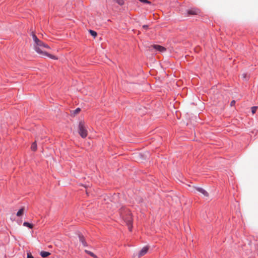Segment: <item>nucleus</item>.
Listing matches in <instances>:
<instances>
[{"instance_id":"obj_1","label":"nucleus","mask_w":258,"mask_h":258,"mask_svg":"<svg viewBox=\"0 0 258 258\" xmlns=\"http://www.w3.org/2000/svg\"><path fill=\"white\" fill-rule=\"evenodd\" d=\"M120 216L128 226L130 231L133 227V218L131 211L126 207H122L119 210Z\"/></svg>"},{"instance_id":"obj_2","label":"nucleus","mask_w":258,"mask_h":258,"mask_svg":"<svg viewBox=\"0 0 258 258\" xmlns=\"http://www.w3.org/2000/svg\"><path fill=\"white\" fill-rule=\"evenodd\" d=\"M32 37L35 43L34 49L38 53L40 54H44L45 52L42 50V48H50V47L47 44L39 40L34 33H32Z\"/></svg>"},{"instance_id":"obj_3","label":"nucleus","mask_w":258,"mask_h":258,"mask_svg":"<svg viewBox=\"0 0 258 258\" xmlns=\"http://www.w3.org/2000/svg\"><path fill=\"white\" fill-rule=\"evenodd\" d=\"M79 133L83 138H86L87 136V131L85 128L84 125L82 122H80L79 123Z\"/></svg>"},{"instance_id":"obj_4","label":"nucleus","mask_w":258,"mask_h":258,"mask_svg":"<svg viewBox=\"0 0 258 258\" xmlns=\"http://www.w3.org/2000/svg\"><path fill=\"white\" fill-rule=\"evenodd\" d=\"M78 237H79V238L80 242L82 243L84 247L87 246L88 244H87V243L86 242V241L85 240V237H84V235L82 234H81V233H79V235H78Z\"/></svg>"},{"instance_id":"obj_5","label":"nucleus","mask_w":258,"mask_h":258,"mask_svg":"<svg viewBox=\"0 0 258 258\" xmlns=\"http://www.w3.org/2000/svg\"><path fill=\"white\" fill-rule=\"evenodd\" d=\"M187 12L188 15H198L200 11L199 9H191L188 10Z\"/></svg>"},{"instance_id":"obj_6","label":"nucleus","mask_w":258,"mask_h":258,"mask_svg":"<svg viewBox=\"0 0 258 258\" xmlns=\"http://www.w3.org/2000/svg\"><path fill=\"white\" fill-rule=\"evenodd\" d=\"M153 47L156 50L163 52L166 51V48L159 45H153Z\"/></svg>"},{"instance_id":"obj_7","label":"nucleus","mask_w":258,"mask_h":258,"mask_svg":"<svg viewBox=\"0 0 258 258\" xmlns=\"http://www.w3.org/2000/svg\"><path fill=\"white\" fill-rule=\"evenodd\" d=\"M196 189L197 191L201 192L203 195H204L205 196L207 197L208 196V193L204 189H203L202 187H196Z\"/></svg>"},{"instance_id":"obj_8","label":"nucleus","mask_w":258,"mask_h":258,"mask_svg":"<svg viewBox=\"0 0 258 258\" xmlns=\"http://www.w3.org/2000/svg\"><path fill=\"white\" fill-rule=\"evenodd\" d=\"M148 248L147 247H144L139 252V257H141L145 255L148 251Z\"/></svg>"},{"instance_id":"obj_9","label":"nucleus","mask_w":258,"mask_h":258,"mask_svg":"<svg viewBox=\"0 0 258 258\" xmlns=\"http://www.w3.org/2000/svg\"><path fill=\"white\" fill-rule=\"evenodd\" d=\"M40 255L42 257H46L50 255V253L48 251H42L40 252Z\"/></svg>"},{"instance_id":"obj_10","label":"nucleus","mask_w":258,"mask_h":258,"mask_svg":"<svg viewBox=\"0 0 258 258\" xmlns=\"http://www.w3.org/2000/svg\"><path fill=\"white\" fill-rule=\"evenodd\" d=\"M43 55H45L46 56H48L49 57L53 59H57V57L54 55H53L52 54H50L46 52H45L43 54Z\"/></svg>"},{"instance_id":"obj_11","label":"nucleus","mask_w":258,"mask_h":258,"mask_svg":"<svg viewBox=\"0 0 258 258\" xmlns=\"http://www.w3.org/2000/svg\"><path fill=\"white\" fill-rule=\"evenodd\" d=\"M85 253H87L88 254L90 255V256H91L94 258H98L97 256L94 253H93L92 252H91L89 250L85 249Z\"/></svg>"},{"instance_id":"obj_12","label":"nucleus","mask_w":258,"mask_h":258,"mask_svg":"<svg viewBox=\"0 0 258 258\" xmlns=\"http://www.w3.org/2000/svg\"><path fill=\"white\" fill-rule=\"evenodd\" d=\"M24 208H21L17 213L16 214V215L18 216V217H20L24 213Z\"/></svg>"},{"instance_id":"obj_13","label":"nucleus","mask_w":258,"mask_h":258,"mask_svg":"<svg viewBox=\"0 0 258 258\" xmlns=\"http://www.w3.org/2000/svg\"><path fill=\"white\" fill-rule=\"evenodd\" d=\"M23 226L27 227L30 229H32L33 227V224L29 223V222H24L23 223Z\"/></svg>"},{"instance_id":"obj_14","label":"nucleus","mask_w":258,"mask_h":258,"mask_svg":"<svg viewBox=\"0 0 258 258\" xmlns=\"http://www.w3.org/2000/svg\"><path fill=\"white\" fill-rule=\"evenodd\" d=\"M31 149L33 151H35L37 150V144L36 142L32 143L31 145Z\"/></svg>"},{"instance_id":"obj_15","label":"nucleus","mask_w":258,"mask_h":258,"mask_svg":"<svg viewBox=\"0 0 258 258\" xmlns=\"http://www.w3.org/2000/svg\"><path fill=\"white\" fill-rule=\"evenodd\" d=\"M90 34L91 35V36H92L93 37H94V38L95 37L97 36V33L96 31H94V30H90L89 31Z\"/></svg>"},{"instance_id":"obj_16","label":"nucleus","mask_w":258,"mask_h":258,"mask_svg":"<svg viewBox=\"0 0 258 258\" xmlns=\"http://www.w3.org/2000/svg\"><path fill=\"white\" fill-rule=\"evenodd\" d=\"M116 3H117L118 5L121 6L124 4L123 0H113Z\"/></svg>"},{"instance_id":"obj_17","label":"nucleus","mask_w":258,"mask_h":258,"mask_svg":"<svg viewBox=\"0 0 258 258\" xmlns=\"http://www.w3.org/2000/svg\"><path fill=\"white\" fill-rule=\"evenodd\" d=\"M256 109H257L256 106H253L251 107V112H252V114H254L255 113Z\"/></svg>"},{"instance_id":"obj_18","label":"nucleus","mask_w":258,"mask_h":258,"mask_svg":"<svg viewBox=\"0 0 258 258\" xmlns=\"http://www.w3.org/2000/svg\"><path fill=\"white\" fill-rule=\"evenodd\" d=\"M81 110V109L80 108H77V109H76L74 111V113L75 114H77L78 113H79Z\"/></svg>"},{"instance_id":"obj_19","label":"nucleus","mask_w":258,"mask_h":258,"mask_svg":"<svg viewBox=\"0 0 258 258\" xmlns=\"http://www.w3.org/2000/svg\"><path fill=\"white\" fill-rule=\"evenodd\" d=\"M27 258H34L33 256L30 253H27Z\"/></svg>"},{"instance_id":"obj_20","label":"nucleus","mask_w":258,"mask_h":258,"mask_svg":"<svg viewBox=\"0 0 258 258\" xmlns=\"http://www.w3.org/2000/svg\"><path fill=\"white\" fill-rule=\"evenodd\" d=\"M142 27L143 29L147 30L149 28V26L147 25H144Z\"/></svg>"},{"instance_id":"obj_21","label":"nucleus","mask_w":258,"mask_h":258,"mask_svg":"<svg viewBox=\"0 0 258 258\" xmlns=\"http://www.w3.org/2000/svg\"><path fill=\"white\" fill-rule=\"evenodd\" d=\"M235 103H236V102H235V100H232V101L231 102V103H230V105H231V106H234V105H235Z\"/></svg>"},{"instance_id":"obj_22","label":"nucleus","mask_w":258,"mask_h":258,"mask_svg":"<svg viewBox=\"0 0 258 258\" xmlns=\"http://www.w3.org/2000/svg\"><path fill=\"white\" fill-rule=\"evenodd\" d=\"M242 76H243V77L244 78H246V74H243L242 75Z\"/></svg>"}]
</instances>
